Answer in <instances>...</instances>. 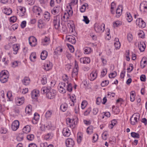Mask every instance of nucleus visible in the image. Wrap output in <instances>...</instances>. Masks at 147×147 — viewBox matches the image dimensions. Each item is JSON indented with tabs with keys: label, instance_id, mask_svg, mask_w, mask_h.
I'll return each mask as SVG.
<instances>
[{
	"label": "nucleus",
	"instance_id": "obj_6",
	"mask_svg": "<svg viewBox=\"0 0 147 147\" xmlns=\"http://www.w3.org/2000/svg\"><path fill=\"white\" fill-rule=\"evenodd\" d=\"M60 16L58 15L54 18L53 20V24L56 29L59 28L60 26Z\"/></svg>",
	"mask_w": 147,
	"mask_h": 147
},
{
	"label": "nucleus",
	"instance_id": "obj_29",
	"mask_svg": "<svg viewBox=\"0 0 147 147\" xmlns=\"http://www.w3.org/2000/svg\"><path fill=\"white\" fill-rule=\"evenodd\" d=\"M115 42H114V46L116 49H119L121 46V44L119 42V39L118 38H115Z\"/></svg>",
	"mask_w": 147,
	"mask_h": 147
},
{
	"label": "nucleus",
	"instance_id": "obj_35",
	"mask_svg": "<svg viewBox=\"0 0 147 147\" xmlns=\"http://www.w3.org/2000/svg\"><path fill=\"white\" fill-rule=\"evenodd\" d=\"M83 134L81 132H79L77 134V141L78 143H80L82 139Z\"/></svg>",
	"mask_w": 147,
	"mask_h": 147
},
{
	"label": "nucleus",
	"instance_id": "obj_60",
	"mask_svg": "<svg viewBox=\"0 0 147 147\" xmlns=\"http://www.w3.org/2000/svg\"><path fill=\"white\" fill-rule=\"evenodd\" d=\"M22 83H28L30 82V78L28 77H25L22 80Z\"/></svg>",
	"mask_w": 147,
	"mask_h": 147
},
{
	"label": "nucleus",
	"instance_id": "obj_56",
	"mask_svg": "<svg viewBox=\"0 0 147 147\" xmlns=\"http://www.w3.org/2000/svg\"><path fill=\"white\" fill-rule=\"evenodd\" d=\"M60 30L61 31L63 32H65L67 30V28L66 26L65 25H62L61 27L60 28Z\"/></svg>",
	"mask_w": 147,
	"mask_h": 147
},
{
	"label": "nucleus",
	"instance_id": "obj_39",
	"mask_svg": "<svg viewBox=\"0 0 147 147\" xmlns=\"http://www.w3.org/2000/svg\"><path fill=\"white\" fill-rule=\"evenodd\" d=\"M98 139V135L97 134H94L92 138V142L95 143L97 142Z\"/></svg>",
	"mask_w": 147,
	"mask_h": 147
},
{
	"label": "nucleus",
	"instance_id": "obj_15",
	"mask_svg": "<svg viewBox=\"0 0 147 147\" xmlns=\"http://www.w3.org/2000/svg\"><path fill=\"white\" fill-rule=\"evenodd\" d=\"M39 95V91L36 89L34 90L31 93V96L32 98L36 99Z\"/></svg>",
	"mask_w": 147,
	"mask_h": 147
},
{
	"label": "nucleus",
	"instance_id": "obj_3",
	"mask_svg": "<svg viewBox=\"0 0 147 147\" xmlns=\"http://www.w3.org/2000/svg\"><path fill=\"white\" fill-rule=\"evenodd\" d=\"M9 77L8 72L7 71H2L0 73V81L2 83H5L7 81Z\"/></svg>",
	"mask_w": 147,
	"mask_h": 147
},
{
	"label": "nucleus",
	"instance_id": "obj_55",
	"mask_svg": "<svg viewBox=\"0 0 147 147\" xmlns=\"http://www.w3.org/2000/svg\"><path fill=\"white\" fill-rule=\"evenodd\" d=\"M113 107V111L115 114H117L119 112V109L118 107Z\"/></svg>",
	"mask_w": 147,
	"mask_h": 147
},
{
	"label": "nucleus",
	"instance_id": "obj_48",
	"mask_svg": "<svg viewBox=\"0 0 147 147\" xmlns=\"http://www.w3.org/2000/svg\"><path fill=\"white\" fill-rule=\"evenodd\" d=\"M88 104V103L86 100L83 101L81 104V108L82 109H84L86 107Z\"/></svg>",
	"mask_w": 147,
	"mask_h": 147
},
{
	"label": "nucleus",
	"instance_id": "obj_19",
	"mask_svg": "<svg viewBox=\"0 0 147 147\" xmlns=\"http://www.w3.org/2000/svg\"><path fill=\"white\" fill-rule=\"evenodd\" d=\"M122 9V6L121 5H119L117 9L116 12V16L117 17L119 18L121 15Z\"/></svg>",
	"mask_w": 147,
	"mask_h": 147
},
{
	"label": "nucleus",
	"instance_id": "obj_36",
	"mask_svg": "<svg viewBox=\"0 0 147 147\" xmlns=\"http://www.w3.org/2000/svg\"><path fill=\"white\" fill-rule=\"evenodd\" d=\"M126 15V17L128 22H131L132 20V18L130 13L129 12H127Z\"/></svg>",
	"mask_w": 147,
	"mask_h": 147
},
{
	"label": "nucleus",
	"instance_id": "obj_8",
	"mask_svg": "<svg viewBox=\"0 0 147 147\" xmlns=\"http://www.w3.org/2000/svg\"><path fill=\"white\" fill-rule=\"evenodd\" d=\"M25 99L24 97H17L15 98V102L18 106L22 105L24 102Z\"/></svg>",
	"mask_w": 147,
	"mask_h": 147
},
{
	"label": "nucleus",
	"instance_id": "obj_5",
	"mask_svg": "<svg viewBox=\"0 0 147 147\" xmlns=\"http://www.w3.org/2000/svg\"><path fill=\"white\" fill-rule=\"evenodd\" d=\"M105 25L104 23H102L101 24H95L94 29L97 32H102L105 30Z\"/></svg>",
	"mask_w": 147,
	"mask_h": 147
},
{
	"label": "nucleus",
	"instance_id": "obj_18",
	"mask_svg": "<svg viewBox=\"0 0 147 147\" xmlns=\"http://www.w3.org/2000/svg\"><path fill=\"white\" fill-rule=\"evenodd\" d=\"M66 39L69 42L72 44H75L76 42V40L74 36L71 35H67L66 36Z\"/></svg>",
	"mask_w": 147,
	"mask_h": 147
},
{
	"label": "nucleus",
	"instance_id": "obj_45",
	"mask_svg": "<svg viewBox=\"0 0 147 147\" xmlns=\"http://www.w3.org/2000/svg\"><path fill=\"white\" fill-rule=\"evenodd\" d=\"M67 105L66 103H63L62 104L60 107L61 109L63 111H65L67 109Z\"/></svg>",
	"mask_w": 147,
	"mask_h": 147
},
{
	"label": "nucleus",
	"instance_id": "obj_31",
	"mask_svg": "<svg viewBox=\"0 0 147 147\" xmlns=\"http://www.w3.org/2000/svg\"><path fill=\"white\" fill-rule=\"evenodd\" d=\"M48 55L47 52L46 51H43L41 54L40 57L42 60H45Z\"/></svg>",
	"mask_w": 147,
	"mask_h": 147
},
{
	"label": "nucleus",
	"instance_id": "obj_37",
	"mask_svg": "<svg viewBox=\"0 0 147 147\" xmlns=\"http://www.w3.org/2000/svg\"><path fill=\"white\" fill-rule=\"evenodd\" d=\"M109 135V134L108 131H104L102 134V139L104 140H106L108 138Z\"/></svg>",
	"mask_w": 147,
	"mask_h": 147
},
{
	"label": "nucleus",
	"instance_id": "obj_1",
	"mask_svg": "<svg viewBox=\"0 0 147 147\" xmlns=\"http://www.w3.org/2000/svg\"><path fill=\"white\" fill-rule=\"evenodd\" d=\"M42 91L44 94H45L46 97L49 99H54L56 95V91L49 87H43L42 88Z\"/></svg>",
	"mask_w": 147,
	"mask_h": 147
},
{
	"label": "nucleus",
	"instance_id": "obj_10",
	"mask_svg": "<svg viewBox=\"0 0 147 147\" xmlns=\"http://www.w3.org/2000/svg\"><path fill=\"white\" fill-rule=\"evenodd\" d=\"M29 44L32 47H35L37 44V39L33 36H31L28 39Z\"/></svg>",
	"mask_w": 147,
	"mask_h": 147
},
{
	"label": "nucleus",
	"instance_id": "obj_26",
	"mask_svg": "<svg viewBox=\"0 0 147 147\" xmlns=\"http://www.w3.org/2000/svg\"><path fill=\"white\" fill-rule=\"evenodd\" d=\"M31 130L30 126L29 125H27L24 127L22 130L23 133L28 134L30 131Z\"/></svg>",
	"mask_w": 147,
	"mask_h": 147
},
{
	"label": "nucleus",
	"instance_id": "obj_2",
	"mask_svg": "<svg viewBox=\"0 0 147 147\" xmlns=\"http://www.w3.org/2000/svg\"><path fill=\"white\" fill-rule=\"evenodd\" d=\"M78 119L75 117L72 119L68 118L66 119L67 124L72 128L76 127L78 121Z\"/></svg>",
	"mask_w": 147,
	"mask_h": 147
},
{
	"label": "nucleus",
	"instance_id": "obj_16",
	"mask_svg": "<svg viewBox=\"0 0 147 147\" xmlns=\"http://www.w3.org/2000/svg\"><path fill=\"white\" fill-rule=\"evenodd\" d=\"M147 2L146 1L142 2L140 5V9L141 11L144 12L145 9H147Z\"/></svg>",
	"mask_w": 147,
	"mask_h": 147
},
{
	"label": "nucleus",
	"instance_id": "obj_27",
	"mask_svg": "<svg viewBox=\"0 0 147 147\" xmlns=\"http://www.w3.org/2000/svg\"><path fill=\"white\" fill-rule=\"evenodd\" d=\"M20 47V46L18 44H14L13 45V49L14 51L13 53L14 54H17Z\"/></svg>",
	"mask_w": 147,
	"mask_h": 147
},
{
	"label": "nucleus",
	"instance_id": "obj_54",
	"mask_svg": "<svg viewBox=\"0 0 147 147\" xmlns=\"http://www.w3.org/2000/svg\"><path fill=\"white\" fill-rule=\"evenodd\" d=\"M67 88L68 91L70 92L72 91V86L71 83H67Z\"/></svg>",
	"mask_w": 147,
	"mask_h": 147
},
{
	"label": "nucleus",
	"instance_id": "obj_32",
	"mask_svg": "<svg viewBox=\"0 0 147 147\" xmlns=\"http://www.w3.org/2000/svg\"><path fill=\"white\" fill-rule=\"evenodd\" d=\"M60 9V7L59 6L55 7L52 10V13L54 15L56 13H57L59 12Z\"/></svg>",
	"mask_w": 147,
	"mask_h": 147
},
{
	"label": "nucleus",
	"instance_id": "obj_20",
	"mask_svg": "<svg viewBox=\"0 0 147 147\" xmlns=\"http://www.w3.org/2000/svg\"><path fill=\"white\" fill-rule=\"evenodd\" d=\"M80 61L81 63L87 64L90 63V60L88 57H84L81 58L80 59Z\"/></svg>",
	"mask_w": 147,
	"mask_h": 147
},
{
	"label": "nucleus",
	"instance_id": "obj_34",
	"mask_svg": "<svg viewBox=\"0 0 147 147\" xmlns=\"http://www.w3.org/2000/svg\"><path fill=\"white\" fill-rule=\"evenodd\" d=\"M52 65V63L49 62V63H47L46 64V66L45 65L43 68L46 71H48L51 68Z\"/></svg>",
	"mask_w": 147,
	"mask_h": 147
},
{
	"label": "nucleus",
	"instance_id": "obj_62",
	"mask_svg": "<svg viewBox=\"0 0 147 147\" xmlns=\"http://www.w3.org/2000/svg\"><path fill=\"white\" fill-rule=\"evenodd\" d=\"M117 75V73L114 71L109 75V77L110 78H115Z\"/></svg>",
	"mask_w": 147,
	"mask_h": 147
},
{
	"label": "nucleus",
	"instance_id": "obj_11",
	"mask_svg": "<svg viewBox=\"0 0 147 147\" xmlns=\"http://www.w3.org/2000/svg\"><path fill=\"white\" fill-rule=\"evenodd\" d=\"M20 123L18 120H15L12 123L11 126V129L14 131H16L19 127Z\"/></svg>",
	"mask_w": 147,
	"mask_h": 147
},
{
	"label": "nucleus",
	"instance_id": "obj_28",
	"mask_svg": "<svg viewBox=\"0 0 147 147\" xmlns=\"http://www.w3.org/2000/svg\"><path fill=\"white\" fill-rule=\"evenodd\" d=\"M49 38L46 36L44 39L42 40V44L43 45H48L49 43Z\"/></svg>",
	"mask_w": 147,
	"mask_h": 147
},
{
	"label": "nucleus",
	"instance_id": "obj_23",
	"mask_svg": "<svg viewBox=\"0 0 147 147\" xmlns=\"http://www.w3.org/2000/svg\"><path fill=\"white\" fill-rule=\"evenodd\" d=\"M39 115L38 114L35 113L34 114V118L32 121V123L34 124H37L39 120Z\"/></svg>",
	"mask_w": 147,
	"mask_h": 147
},
{
	"label": "nucleus",
	"instance_id": "obj_53",
	"mask_svg": "<svg viewBox=\"0 0 147 147\" xmlns=\"http://www.w3.org/2000/svg\"><path fill=\"white\" fill-rule=\"evenodd\" d=\"M117 123L115 119L111 121V123L109 125V127L111 129H112L113 126L115 125Z\"/></svg>",
	"mask_w": 147,
	"mask_h": 147
},
{
	"label": "nucleus",
	"instance_id": "obj_17",
	"mask_svg": "<svg viewBox=\"0 0 147 147\" xmlns=\"http://www.w3.org/2000/svg\"><path fill=\"white\" fill-rule=\"evenodd\" d=\"M66 144L67 147H72L74 144V142L72 139L68 138L66 141Z\"/></svg>",
	"mask_w": 147,
	"mask_h": 147
},
{
	"label": "nucleus",
	"instance_id": "obj_4",
	"mask_svg": "<svg viewBox=\"0 0 147 147\" xmlns=\"http://www.w3.org/2000/svg\"><path fill=\"white\" fill-rule=\"evenodd\" d=\"M140 115L138 113L134 114L130 118V123L132 125H136L139 119Z\"/></svg>",
	"mask_w": 147,
	"mask_h": 147
},
{
	"label": "nucleus",
	"instance_id": "obj_21",
	"mask_svg": "<svg viewBox=\"0 0 147 147\" xmlns=\"http://www.w3.org/2000/svg\"><path fill=\"white\" fill-rule=\"evenodd\" d=\"M38 27L39 28H44L46 25L45 21L41 19L39 20L38 21Z\"/></svg>",
	"mask_w": 147,
	"mask_h": 147
},
{
	"label": "nucleus",
	"instance_id": "obj_12",
	"mask_svg": "<svg viewBox=\"0 0 147 147\" xmlns=\"http://www.w3.org/2000/svg\"><path fill=\"white\" fill-rule=\"evenodd\" d=\"M65 85V83H59L58 86V89L60 93L64 94L66 92Z\"/></svg>",
	"mask_w": 147,
	"mask_h": 147
},
{
	"label": "nucleus",
	"instance_id": "obj_63",
	"mask_svg": "<svg viewBox=\"0 0 147 147\" xmlns=\"http://www.w3.org/2000/svg\"><path fill=\"white\" fill-rule=\"evenodd\" d=\"M91 111V108L90 107H89L86 111L84 113V115H88L90 112Z\"/></svg>",
	"mask_w": 147,
	"mask_h": 147
},
{
	"label": "nucleus",
	"instance_id": "obj_24",
	"mask_svg": "<svg viewBox=\"0 0 147 147\" xmlns=\"http://www.w3.org/2000/svg\"><path fill=\"white\" fill-rule=\"evenodd\" d=\"M97 73L96 71H93L90 74V79L91 81H93L96 78Z\"/></svg>",
	"mask_w": 147,
	"mask_h": 147
},
{
	"label": "nucleus",
	"instance_id": "obj_41",
	"mask_svg": "<svg viewBox=\"0 0 147 147\" xmlns=\"http://www.w3.org/2000/svg\"><path fill=\"white\" fill-rule=\"evenodd\" d=\"M3 12L6 14L9 15L12 13V10L10 8L7 9V8L4 9V10H3Z\"/></svg>",
	"mask_w": 147,
	"mask_h": 147
},
{
	"label": "nucleus",
	"instance_id": "obj_49",
	"mask_svg": "<svg viewBox=\"0 0 147 147\" xmlns=\"http://www.w3.org/2000/svg\"><path fill=\"white\" fill-rule=\"evenodd\" d=\"M44 18L47 21H49L50 18L49 13L48 12H45L44 14Z\"/></svg>",
	"mask_w": 147,
	"mask_h": 147
},
{
	"label": "nucleus",
	"instance_id": "obj_61",
	"mask_svg": "<svg viewBox=\"0 0 147 147\" xmlns=\"http://www.w3.org/2000/svg\"><path fill=\"white\" fill-rule=\"evenodd\" d=\"M121 24V23H120V22L119 21H116L113 23V26L114 27H118L119 26H120Z\"/></svg>",
	"mask_w": 147,
	"mask_h": 147
},
{
	"label": "nucleus",
	"instance_id": "obj_9",
	"mask_svg": "<svg viewBox=\"0 0 147 147\" xmlns=\"http://www.w3.org/2000/svg\"><path fill=\"white\" fill-rule=\"evenodd\" d=\"M136 24L140 28H144L146 26V23L141 18L137 19L136 21Z\"/></svg>",
	"mask_w": 147,
	"mask_h": 147
},
{
	"label": "nucleus",
	"instance_id": "obj_13",
	"mask_svg": "<svg viewBox=\"0 0 147 147\" xmlns=\"http://www.w3.org/2000/svg\"><path fill=\"white\" fill-rule=\"evenodd\" d=\"M17 13L20 16H22L24 15V13L26 11L25 8L21 6H18L17 7Z\"/></svg>",
	"mask_w": 147,
	"mask_h": 147
},
{
	"label": "nucleus",
	"instance_id": "obj_46",
	"mask_svg": "<svg viewBox=\"0 0 147 147\" xmlns=\"http://www.w3.org/2000/svg\"><path fill=\"white\" fill-rule=\"evenodd\" d=\"M69 7H70V9H67L66 10V12L68 13V15L69 16H71L72 15L73 12L70 5H69Z\"/></svg>",
	"mask_w": 147,
	"mask_h": 147
},
{
	"label": "nucleus",
	"instance_id": "obj_44",
	"mask_svg": "<svg viewBox=\"0 0 147 147\" xmlns=\"http://www.w3.org/2000/svg\"><path fill=\"white\" fill-rule=\"evenodd\" d=\"M84 53L86 54H89L92 51V50L90 47H86L84 48Z\"/></svg>",
	"mask_w": 147,
	"mask_h": 147
},
{
	"label": "nucleus",
	"instance_id": "obj_40",
	"mask_svg": "<svg viewBox=\"0 0 147 147\" xmlns=\"http://www.w3.org/2000/svg\"><path fill=\"white\" fill-rule=\"evenodd\" d=\"M88 5L87 3H85L82 5L80 9V11L81 12H85L86 8H88Z\"/></svg>",
	"mask_w": 147,
	"mask_h": 147
},
{
	"label": "nucleus",
	"instance_id": "obj_14",
	"mask_svg": "<svg viewBox=\"0 0 147 147\" xmlns=\"http://www.w3.org/2000/svg\"><path fill=\"white\" fill-rule=\"evenodd\" d=\"M32 11L34 13L37 14L38 16H40L41 14L42 13V10L40 8L37 6H33L32 8Z\"/></svg>",
	"mask_w": 147,
	"mask_h": 147
},
{
	"label": "nucleus",
	"instance_id": "obj_42",
	"mask_svg": "<svg viewBox=\"0 0 147 147\" xmlns=\"http://www.w3.org/2000/svg\"><path fill=\"white\" fill-rule=\"evenodd\" d=\"M30 58L32 61H34L36 58V54L35 52L32 53L30 56Z\"/></svg>",
	"mask_w": 147,
	"mask_h": 147
},
{
	"label": "nucleus",
	"instance_id": "obj_25",
	"mask_svg": "<svg viewBox=\"0 0 147 147\" xmlns=\"http://www.w3.org/2000/svg\"><path fill=\"white\" fill-rule=\"evenodd\" d=\"M138 48L141 52H143L144 51L146 48V45L144 42H140L138 44Z\"/></svg>",
	"mask_w": 147,
	"mask_h": 147
},
{
	"label": "nucleus",
	"instance_id": "obj_51",
	"mask_svg": "<svg viewBox=\"0 0 147 147\" xmlns=\"http://www.w3.org/2000/svg\"><path fill=\"white\" fill-rule=\"evenodd\" d=\"M131 136L134 138H139L140 136L139 134L136 133L132 132L131 133Z\"/></svg>",
	"mask_w": 147,
	"mask_h": 147
},
{
	"label": "nucleus",
	"instance_id": "obj_7",
	"mask_svg": "<svg viewBox=\"0 0 147 147\" xmlns=\"http://www.w3.org/2000/svg\"><path fill=\"white\" fill-rule=\"evenodd\" d=\"M78 63L76 60L75 61L74 67L72 73V76L73 78L74 77L75 79H76V77L78 74Z\"/></svg>",
	"mask_w": 147,
	"mask_h": 147
},
{
	"label": "nucleus",
	"instance_id": "obj_64",
	"mask_svg": "<svg viewBox=\"0 0 147 147\" xmlns=\"http://www.w3.org/2000/svg\"><path fill=\"white\" fill-rule=\"evenodd\" d=\"M109 142L111 144H113L116 142L115 138L114 137H112L109 139Z\"/></svg>",
	"mask_w": 147,
	"mask_h": 147
},
{
	"label": "nucleus",
	"instance_id": "obj_47",
	"mask_svg": "<svg viewBox=\"0 0 147 147\" xmlns=\"http://www.w3.org/2000/svg\"><path fill=\"white\" fill-rule=\"evenodd\" d=\"M93 131V128L92 126H90L87 128V133L89 134H91Z\"/></svg>",
	"mask_w": 147,
	"mask_h": 147
},
{
	"label": "nucleus",
	"instance_id": "obj_52",
	"mask_svg": "<svg viewBox=\"0 0 147 147\" xmlns=\"http://www.w3.org/2000/svg\"><path fill=\"white\" fill-rule=\"evenodd\" d=\"M52 137V136L51 134L48 133L45 135V139L47 140L51 139Z\"/></svg>",
	"mask_w": 147,
	"mask_h": 147
},
{
	"label": "nucleus",
	"instance_id": "obj_57",
	"mask_svg": "<svg viewBox=\"0 0 147 147\" xmlns=\"http://www.w3.org/2000/svg\"><path fill=\"white\" fill-rule=\"evenodd\" d=\"M84 19L82 20L86 24H88L90 22V20H89L88 17L86 16H83Z\"/></svg>",
	"mask_w": 147,
	"mask_h": 147
},
{
	"label": "nucleus",
	"instance_id": "obj_58",
	"mask_svg": "<svg viewBox=\"0 0 147 147\" xmlns=\"http://www.w3.org/2000/svg\"><path fill=\"white\" fill-rule=\"evenodd\" d=\"M127 39L129 42H130L132 40L133 36L131 34L129 33L127 34Z\"/></svg>",
	"mask_w": 147,
	"mask_h": 147
},
{
	"label": "nucleus",
	"instance_id": "obj_59",
	"mask_svg": "<svg viewBox=\"0 0 147 147\" xmlns=\"http://www.w3.org/2000/svg\"><path fill=\"white\" fill-rule=\"evenodd\" d=\"M67 45L69 48L70 52L71 53L73 52L74 51V49L73 47L68 44H67Z\"/></svg>",
	"mask_w": 147,
	"mask_h": 147
},
{
	"label": "nucleus",
	"instance_id": "obj_33",
	"mask_svg": "<svg viewBox=\"0 0 147 147\" xmlns=\"http://www.w3.org/2000/svg\"><path fill=\"white\" fill-rule=\"evenodd\" d=\"M32 107L30 105L27 106L25 109L26 113L28 114H30L32 112Z\"/></svg>",
	"mask_w": 147,
	"mask_h": 147
},
{
	"label": "nucleus",
	"instance_id": "obj_22",
	"mask_svg": "<svg viewBox=\"0 0 147 147\" xmlns=\"http://www.w3.org/2000/svg\"><path fill=\"white\" fill-rule=\"evenodd\" d=\"M70 131L67 127L63 128V134L64 136L68 137L70 135Z\"/></svg>",
	"mask_w": 147,
	"mask_h": 147
},
{
	"label": "nucleus",
	"instance_id": "obj_30",
	"mask_svg": "<svg viewBox=\"0 0 147 147\" xmlns=\"http://www.w3.org/2000/svg\"><path fill=\"white\" fill-rule=\"evenodd\" d=\"M136 96V92L134 91H132L130 93V101L133 102L135 99Z\"/></svg>",
	"mask_w": 147,
	"mask_h": 147
},
{
	"label": "nucleus",
	"instance_id": "obj_43",
	"mask_svg": "<svg viewBox=\"0 0 147 147\" xmlns=\"http://www.w3.org/2000/svg\"><path fill=\"white\" fill-rule=\"evenodd\" d=\"M1 3L3 4H6L7 3H13L14 0H0Z\"/></svg>",
	"mask_w": 147,
	"mask_h": 147
},
{
	"label": "nucleus",
	"instance_id": "obj_38",
	"mask_svg": "<svg viewBox=\"0 0 147 147\" xmlns=\"http://www.w3.org/2000/svg\"><path fill=\"white\" fill-rule=\"evenodd\" d=\"M53 111L51 110H49L47 111L46 113L45 116L47 118H48L50 117L52 114Z\"/></svg>",
	"mask_w": 147,
	"mask_h": 147
},
{
	"label": "nucleus",
	"instance_id": "obj_50",
	"mask_svg": "<svg viewBox=\"0 0 147 147\" xmlns=\"http://www.w3.org/2000/svg\"><path fill=\"white\" fill-rule=\"evenodd\" d=\"M47 128V125L45 124H42L40 127V129L42 131H45Z\"/></svg>",
	"mask_w": 147,
	"mask_h": 147
}]
</instances>
